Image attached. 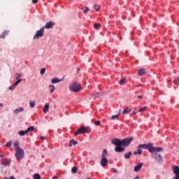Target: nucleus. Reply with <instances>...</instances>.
I'll use <instances>...</instances> for the list:
<instances>
[{
  "label": "nucleus",
  "mask_w": 179,
  "mask_h": 179,
  "mask_svg": "<svg viewBox=\"0 0 179 179\" xmlns=\"http://www.w3.org/2000/svg\"><path fill=\"white\" fill-rule=\"evenodd\" d=\"M132 141H134V138L132 137L126 138L122 141L118 138H113L111 140V143H113V145H119L127 147L129 145H131V142H132Z\"/></svg>",
  "instance_id": "obj_1"
},
{
  "label": "nucleus",
  "mask_w": 179,
  "mask_h": 179,
  "mask_svg": "<svg viewBox=\"0 0 179 179\" xmlns=\"http://www.w3.org/2000/svg\"><path fill=\"white\" fill-rule=\"evenodd\" d=\"M69 90H71V92H74V93H78V92H80V90H82V85L76 82L72 83L69 85Z\"/></svg>",
  "instance_id": "obj_2"
},
{
  "label": "nucleus",
  "mask_w": 179,
  "mask_h": 179,
  "mask_svg": "<svg viewBox=\"0 0 179 179\" xmlns=\"http://www.w3.org/2000/svg\"><path fill=\"white\" fill-rule=\"evenodd\" d=\"M81 134H90V127H81L74 133V135H81Z\"/></svg>",
  "instance_id": "obj_3"
},
{
  "label": "nucleus",
  "mask_w": 179,
  "mask_h": 179,
  "mask_svg": "<svg viewBox=\"0 0 179 179\" xmlns=\"http://www.w3.org/2000/svg\"><path fill=\"white\" fill-rule=\"evenodd\" d=\"M44 30L45 27H42L38 30L34 36V40L41 38L42 36H44Z\"/></svg>",
  "instance_id": "obj_4"
},
{
  "label": "nucleus",
  "mask_w": 179,
  "mask_h": 179,
  "mask_svg": "<svg viewBox=\"0 0 179 179\" xmlns=\"http://www.w3.org/2000/svg\"><path fill=\"white\" fill-rule=\"evenodd\" d=\"M15 157L18 160H21V159H23L24 157V151L23 149H19L15 150Z\"/></svg>",
  "instance_id": "obj_5"
},
{
  "label": "nucleus",
  "mask_w": 179,
  "mask_h": 179,
  "mask_svg": "<svg viewBox=\"0 0 179 179\" xmlns=\"http://www.w3.org/2000/svg\"><path fill=\"white\" fill-rule=\"evenodd\" d=\"M152 146H153V144L150 143L148 144H140L138 148L139 149H147L150 152H152Z\"/></svg>",
  "instance_id": "obj_6"
},
{
  "label": "nucleus",
  "mask_w": 179,
  "mask_h": 179,
  "mask_svg": "<svg viewBox=\"0 0 179 179\" xmlns=\"http://www.w3.org/2000/svg\"><path fill=\"white\" fill-rule=\"evenodd\" d=\"M172 169L173 170V173L176 176L175 177L173 178V179H179V166L175 165L173 166Z\"/></svg>",
  "instance_id": "obj_7"
},
{
  "label": "nucleus",
  "mask_w": 179,
  "mask_h": 179,
  "mask_svg": "<svg viewBox=\"0 0 179 179\" xmlns=\"http://www.w3.org/2000/svg\"><path fill=\"white\" fill-rule=\"evenodd\" d=\"M152 157H155V159H156L157 162H163V157H162V155H160V154H157V152H153L151 155Z\"/></svg>",
  "instance_id": "obj_8"
},
{
  "label": "nucleus",
  "mask_w": 179,
  "mask_h": 179,
  "mask_svg": "<svg viewBox=\"0 0 179 179\" xmlns=\"http://www.w3.org/2000/svg\"><path fill=\"white\" fill-rule=\"evenodd\" d=\"M115 152L117 153H122L124 150H125V148L122 147V145H115Z\"/></svg>",
  "instance_id": "obj_9"
},
{
  "label": "nucleus",
  "mask_w": 179,
  "mask_h": 179,
  "mask_svg": "<svg viewBox=\"0 0 179 179\" xmlns=\"http://www.w3.org/2000/svg\"><path fill=\"white\" fill-rule=\"evenodd\" d=\"M55 25V22L50 21V22H46L45 27H45V29H52Z\"/></svg>",
  "instance_id": "obj_10"
},
{
  "label": "nucleus",
  "mask_w": 179,
  "mask_h": 179,
  "mask_svg": "<svg viewBox=\"0 0 179 179\" xmlns=\"http://www.w3.org/2000/svg\"><path fill=\"white\" fill-rule=\"evenodd\" d=\"M163 150V148L162 147H153L151 146V151L150 153H153V152H162Z\"/></svg>",
  "instance_id": "obj_11"
},
{
  "label": "nucleus",
  "mask_w": 179,
  "mask_h": 179,
  "mask_svg": "<svg viewBox=\"0 0 179 179\" xmlns=\"http://www.w3.org/2000/svg\"><path fill=\"white\" fill-rule=\"evenodd\" d=\"M143 166V163H139L134 166V170L137 173L138 171H141V169H142Z\"/></svg>",
  "instance_id": "obj_12"
},
{
  "label": "nucleus",
  "mask_w": 179,
  "mask_h": 179,
  "mask_svg": "<svg viewBox=\"0 0 179 179\" xmlns=\"http://www.w3.org/2000/svg\"><path fill=\"white\" fill-rule=\"evenodd\" d=\"M108 164V159H107V158H102L101 159V166H102V167H106V166H107Z\"/></svg>",
  "instance_id": "obj_13"
},
{
  "label": "nucleus",
  "mask_w": 179,
  "mask_h": 179,
  "mask_svg": "<svg viewBox=\"0 0 179 179\" xmlns=\"http://www.w3.org/2000/svg\"><path fill=\"white\" fill-rule=\"evenodd\" d=\"M1 164H3V166H9V164H10V161L7 158L3 159L1 160Z\"/></svg>",
  "instance_id": "obj_14"
},
{
  "label": "nucleus",
  "mask_w": 179,
  "mask_h": 179,
  "mask_svg": "<svg viewBox=\"0 0 179 179\" xmlns=\"http://www.w3.org/2000/svg\"><path fill=\"white\" fill-rule=\"evenodd\" d=\"M50 110V103H47L45 106L44 108L43 109V111L45 114H47V113H48V110Z\"/></svg>",
  "instance_id": "obj_15"
},
{
  "label": "nucleus",
  "mask_w": 179,
  "mask_h": 179,
  "mask_svg": "<svg viewBox=\"0 0 179 179\" xmlns=\"http://www.w3.org/2000/svg\"><path fill=\"white\" fill-rule=\"evenodd\" d=\"M22 111H24V109L23 107H19L13 110L14 114H19V113H22Z\"/></svg>",
  "instance_id": "obj_16"
},
{
  "label": "nucleus",
  "mask_w": 179,
  "mask_h": 179,
  "mask_svg": "<svg viewBox=\"0 0 179 179\" xmlns=\"http://www.w3.org/2000/svg\"><path fill=\"white\" fill-rule=\"evenodd\" d=\"M139 76H145L146 75V69H140L138 71Z\"/></svg>",
  "instance_id": "obj_17"
},
{
  "label": "nucleus",
  "mask_w": 179,
  "mask_h": 179,
  "mask_svg": "<svg viewBox=\"0 0 179 179\" xmlns=\"http://www.w3.org/2000/svg\"><path fill=\"white\" fill-rule=\"evenodd\" d=\"M63 79H59L58 78H55L51 80V83L55 84V83H59V82H62Z\"/></svg>",
  "instance_id": "obj_18"
},
{
  "label": "nucleus",
  "mask_w": 179,
  "mask_h": 179,
  "mask_svg": "<svg viewBox=\"0 0 179 179\" xmlns=\"http://www.w3.org/2000/svg\"><path fill=\"white\" fill-rule=\"evenodd\" d=\"M76 145H78V141H75V140H71L69 141V148H72V146H75Z\"/></svg>",
  "instance_id": "obj_19"
},
{
  "label": "nucleus",
  "mask_w": 179,
  "mask_h": 179,
  "mask_svg": "<svg viewBox=\"0 0 179 179\" xmlns=\"http://www.w3.org/2000/svg\"><path fill=\"white\" fill-rule=\"evenodd\" d=\"M107 155H108V154L107 153V150L104 149L103 151V152H102V155H101L102 159H106Z\"/></svg>",
  "instance_id": "obj_20"
},
{
  "label": "nucleus",
  "mask_w": 179,
  "mask_h": 179,
  "mask_svg": "<svg viewBox=\"0 0 179 179\" xmlns=\"http://www.w3.org/2000/svg\"><path fill=\"white\" fill-rule=\"evenodd\" d=\"M27 134V131L25 130V131H18V135H20V136H24V135H26Z\"/></svg>",
  "instance_id": "obj_21"
},
{
  "label": "nucleus",
  "mask_w": 179,
  "mask_h": 179,
  "mask_svg": "<svg viewBox=\"0 0 179 179\" xmlns=\"http://www.w3.org/2000/svg\"><path fill=\"white\" fill-rule=\"evenodd\" d=\"M9 31H4L1 34H0V38H5L6 34H8Z\"/></svg>",
  "instance_id": "obj_22"
},
{
  "label": "nucleus",
  "mask_w": 179,
  "mask_h": 179,
  "mask_svg": "<svg viewBox=\"0 0 179 179\" xmlns=\"http://www.w3.org/2000/svg\"><path fill=\"white\" fill-rule=\"evenodd\" d=\"M13 147L15 148V150H19V149H22V148H19V142L14 143Z\"/></svg>",
  "instance_id": "obj_23"
},
{
  "label": "nucleus",
  "mask_w": 179,
  "mask_h": 179,
  "mask_svg": "<svg viewBox=\"0 0 179 179\" xmlns=\"http://www.w3.org/2000/svg\"><path fill=\"white\" fill-rule=\"evenodd\" d=\"M49 89H50V92L51 94L54 93V90H55V87L53 85H49Z\"/></svg>",
  "instance_id": "obj_24"
},
{
  "label": "nucleus",
  "mask_w": 179,
  "mask_h": 179,
  "mask_svg": "<svg viewBox=\"0 0 179 179\" xmlns=\"http://www.w3.org/2000/svg\"><path fill=\"white\" fill-rule=\"evenodd\" d=\"M129 113H131V109H129V108H126L123 110L122 114H129Z\"/></svg>",
  "instance_id": "obj_25"
},
{
  "label": "nucleus",
  "mask_w": 179,
  "mask_h": 179,
  "mask_svg": "<svg viewBox=\"0 0 179 179\" xmlns=\"http://www.w3.org/2000/svg\"><path fill=\"white\" fill-rule=\"evenodd\" d=\"M31 131H34V127L33 126H30L27 129V133L31 132Z\"/></svg>",
  "instance_id": "obj_26"
},
{
  "label": "nucleus",
  "mask_w": 179,
  "mask_h": 179,
  "mask_svg": "<svg viewBox=\"0 0 179 179\" xmlns=\"http://www.w3.org/2000/svg\"><path fill=\"white\" fill-rule=\"evenodd\" d=\"M134 155H142V150H141V148H138L137 151H134Z\"/></svg>",
  "instance_id": "obj_27"
},
{
  "label": "nucleus",
  "mask_w": 179,
  "mask_h": 179,
  "mask_svg": "<svg viewBox=\"0 0 179 179\" xmlns=\"http://www.w3.org/2000/svg\"><path fill=\"white\" fill-rule=\"evenodd\" d=\"M132 156V152H128L127 154L124 155V158L126 159H129Z\"/></svg>",
  "instance_id": "obj_28"
},
{
  "label": "nucleus",
  "mask_w": 179,
  "mask_h": 179,
  "mask_svg": "<svg viewBox=\"0 0 179 179\" xmlns=\"http://www.w3.org/2000/svg\"><path fill=\"white\" fill-rule=\"evenodd\" d=\"M34 179H41V176L38 173H35L33 176Z\"/></svg>",
  "instance_id": "obj_29"
},
{
  "label": "nucleus",
  "mask_w": 179,
  "mask_h": 179,
  "mask_svg": "<svg viewBox=\"0 0 179 179\" xmlns=\"http://www.w3.org/2000/svg\"><path fill=\"white\" fill-rule=\"evenodd\" d=\"M119 117H120V115H115L111 116L110 120H118Z\"/></svg>",
  "instance_id": "obj_30"
},
{
  "label": "nucleus",
  "mask_w": 179,
  "mask_h": 179,
  "mask_svg": "<svg viewBox=\"0 0 179 179\" xmlns=\"http://www.w3.org/2000/svg\"><path fill=\"white\" fill-rule=\"evenodd\" d=\"M29 106H30V107H31V108H33L34 107V106H36V101H29Z\"/></svg>",
  "instance_id": "obj_31"
},
{
  "label": "nucleus",
  "mask_w": 179,
  "mask_h": 179,
  "mask_svg": "<svg viewBox=\"0 0 179 179\" xmlns=\"http://www.w3.org/2000/svg\"><path fill=\"white\" fill-rule=\"evenodd\" d=\"M125 80H126L125 78H122V79H120L119 82L120 85H125Z\"/></svg>",
  "instance_id": "obj_32"
},
{
  "label": "nucleus",
  "mask_w": 179,
  "mask_h": 179,
  "mask_svg": "<svg viewBox=\"0 0 179 179\" xmlns=\"http://www.w3.org/2000/svg\"><path fill=\"white\" fill-rule=\"evenodd\" d=\"M71 172L73 173H78V167L73 166V167L71 169Z\"/></svg>",
  "instance_id": "obj_33"
},
{
  "label": "nucleus",
  "mask_w": 179,
  "mask_h": 179,
  "mask_svg": "<svg viewBox=\"0 0 179 179\" xmlns=\"http://www.w3.org/2000/svg\"><path fill=\"white\" fill-rule=\"evenodd\" d=\"M94 29H100V27H101V24H100V23L94 24Z\"/></svg>",
  "instance_id": "obj_34"
},
{
  "label": "nucleus",
  "mask_w": 179,
  "mask_h": 179,
  "mask_svg": "<svg viewBox=\"0 0 179 179\" xmlns=\"http://www.w3.org/2000/svg\"><path fill=\"white\" fill-rule=\"evenodd\" d=\"M19 83H22V79H17V81L14 83V86H17Z\"/></svg>",
  "instance_id": "obj_35"
},
{
  "label": "nucleus",
  "mask_w": 179,
  "mask_h": 179,
  "mask_svg": "<svg viewBox=\"0 0 179 179\" xmlns=\"http://www.w3.org/2000/svg\"><path fill=\"white\" fill-rule=\"evenodd\" d=\"M6 148H10L12 146V141H8L6 144Z\"/></svg>",
  "instance_id": "obj_36"
},
{
  "label": "nucleus",
  "mask_w": 179,
  "mask_h": 179,
  "mask_svg": "<svg viewBox=\"0 0 179 179\" xmlns=\"http://www.w3.org/2000/svg\"><path fill=\"white\" fill-rule=\"evenodd\" d=\"M173 83H175V85H179V78H175Z\"/></svg>",
  "instance_id": "obj_37"
},
{
  "label": "nucleus",
  "mask_w": 179,
  "mask_h": 179,
  "mask_svg": "<svg viewBox=\"0 0 179 179\" xmlns=\"http://www.w3.org/2000/svg\"><path fill=\"white\" fill-rule=\"evenodd\" d=\"M94 8L95 10L98 11L100 9V6L95 4L94 6Z\"/></svg>",
  "instance_id": "obj_38"
},
{
  "label": "nucleus",
  "mask_w": 179,
  "mask_h": 179,
  "mask_svg": "<svg viewBox=\"0 0 179 179\" xmlns=\"http://www.w3.org/2000/svg\"><path fill=\"white\" fill-rule=\"evenodd\" d=\"M16 87V85L15 84H13L11 86L9 87V90H13Z\"/></svg>",
  "instance_id": "obj_39"
},
{
  "label": "nucleus",
  "mask_w": 179,
  "mask_h": 179,
  "mask_svg": "<svg viewBox=\"0 0 179 179\" xmlns=\"http://www.w3.org/2000/svg\"><path fill=\"white\" fill-rule=\"evenodd\" d=\"M44 73H45V68L41 69V75H44Z\"/></svg>",
  "instance_id": "obj_40"
},
{
  "label": "nucleus",
  "mask_w": 179,
  "mask_h": 179,
  "mask_svg": "<svg viewBox=\"0 0 179 179\" xmlns=\"http://www.w3.org/2000/svg\"><path fill=\"white\" fill-rule=\"evenodd\" d=\"M146 108H147L146 106H143V107L140 108L138 111H141V112L145 111V110H146Z\"/></svg>",
  "instance_id": "obj_41"
},
{
  "label": "nucleus",
  "mask_w": 179,
  "mask_h": 179,
  "mask_svg": "<svg viewBox=\"0 0 179 179\" xmlns=\"http://www.w3.org/2000/svg\"><path fill=\"white\" fill-rule=\"evenodd\" d=\"M89 12V7H85V10H83V13L86 15Z\"/></svg>",
  "instance_id": "obj_42"
},
{
  "label": "nucleus",
  "mask_w": 179,
  "mask_h": 179,
  "mask_svg": "<svg viewBox=\"0 0 179 179\" xmlns=\"http://www.w3.org/2000/svg\"><path fill=\"white\" fill-rule=\"evenodd\" d=\"M16 75H17L16 79H20L22 78V74L17 73Z\"/></svg>",
  "instance_id": "obj_43"
},
{
  "label": "nucleus",
  "mask_w": 179,
  "mask_h": 179,
  "mask_svg": "<svg viewBox=\"0 0 179 179\" xmlns=\"http://www.w3.org/2000/svg\"><path fill=\"white\" fill-rule=\"evenodd\" d=\"M94 124H95V125L99 126V125H100V124H101V122H100V121H96V122H94Z\"/></svg>",
  "instance_id": "obj_44"
},
{
  "label": "nucleus",
  "mask_w": 179,
  "mask_h": 179,
  "mask_svg": "<svg viewBox=\"0 0 179 179\" xmlns=\"http://www.w3.org/2000/svg\"><path fill=\"white\" fill-rule=\"evenodd\" d=\"M4 179H15V176H10V178L4 177Z\"/></svg>",
  "instance_id": "obj_45"
},
{
  "label": "nucleus",
  "mask_w": 179,
  "mask_h": 179,
  "mask_svg": "<svg viewBox=\"0 0 179 179\" xmlns=\"http://www.w3.org/2000/svg\"><path fill=\"white\" fill-rule=\"evenodd\" d=\"M37 2H38V0H32V3H34V5H36Z\"/></svg>",
  "instance_id": "obj_46"
},
{
  "label": "nucleus",
  "mask_w": 179,
  "mask_h": 179,
  "mask_svg": "<svg viewBox=\"0 0 179 179\" xmlns=\"http://www.w3.org/2000/svg\"><path fill=\"white\" fill-rule=\"evenodd\" d=\"M142 97H143L142 95H139L138 96H137V99H142Z\"/></svg>",
  "instance_id": "obj_47"
},
{
  "label": "nucleus",
  "mask_w": 179,
  "mask_h": 179,
  "mask_svg": "<svg viewBox=\"0 0 179 179\" xmlns=\"http://www.w3.org/2000/svg\"><path fill=\"white\" fill-rule=\"evenodd\" d=\"M41 138L44 141V139H45V136H41Z\"/></svg>",
  "instance_id": "obj_48"
},
{
  "label": "nucleus",
  "mask_w": 179,
  "mask_h": 179,
  "mask_svg": "<svg viewBox=\"0 0 179 179\" xmlns=\"http://www.w3.org/2000/svg\"><path fill=\"white\" fill-rule=\"evenodd\" d=\"M134 179H139V176H136Z\"/></svg>",
  "instance_id": "obj_49"
},
{
  "label": "nucleus",
  "mask_w": 179,
  "mask_h": 179,
  "mask_svg": "<svg viewBox=\"0 0 179 179\" xmlns=\"http://www.w3.org/2000/svg\"><path fill=\"white\" fill-rule=\"evenodd\" d=\"M138 112H139V110H138V111H137V112H136V111H134V112H133V114H134V115H135V114H136V113H138Z\"/></svg>",
  "instance_id": "obj_50"
},
{
  "label": "nucleus",
  "mask_w": 179,
  "mask_h": 179,
  "mask_svg": "<svg viewBox=\"0 0 179 179\" xmlns=\"http://www.w3.org/2000/svg\"><path fill=\"white\" fill-rule=\"evenodd\" d=\"M53 178L57 179L58 176H53Z\"/></svg>",
  "instance_id": "obj_51"
},
{
  "label": "nucleus",
  "mask_w": 179,
  "mask_h": 179,
  "mask_svg": "<svg viewBox=\"0 0 179 179\" xmlns=\"http://www.w3.org/2000/svg\"><path fill=\"white\" fill-rule=\"evenodd\" d=\"M3 106V103H0V107H2Z\"/></svg>",
  "instance_id": "obj_52"
},
{
  "label": "nucleus",
  "mask_w": 179,
  "mask_h": 179,
  "mask_svg": "<svg viewBox=\"0 0 179 179\" xmlns=\"http://www.w3.org/2000/svg\"><path fill=\"white\" fill-rule=\"evenodd\" d=\"M0 157H3V155L0 154Z\"/></svg>",
  "instance_id": "obj_53"
},
{
  "label": "nucleus",
  "mask_w": 179,
  "mask_h": 179,
  "mask_svg": "<svg viewBox=\"0 0 179 179\" xmlns=\"http://www.w3.org/2000/svg\"><path fill=\"white\" fill-rule=\"evenodd\" d=\"M120 113H121V110H120Z\"/></svg>",
  "instance_id": "obj_54"
}]
</instances>
